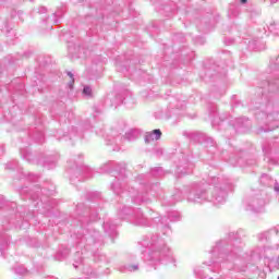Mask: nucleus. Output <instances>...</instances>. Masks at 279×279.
<instances>
[{
	"instance_id": "52",
	"label": "nucleus",
	"mask_w": 279,
	"mask_h": 279,
	"mask_svg": "<svg viewBox=\"0 0 279 279\" xmlns=\"http://www.w3.org/2000/svg\"><path fill=\"white\" fill-rule=\"evenodd\" d=\"M96 134H101V131L100 132L96 131Z\"/></svg>"
},
{
	"instance_id": "47",
	"label": "nucleus",
	"mask_w": 279,
	"mask_h": 279,
	"mask_svg": "<svg viewBox=\"0 0 279 279\" xmlns=\"http://www.w3.org/2000/svg\"><path fill=\"white\" fill-rule=\"evenodd\" d=\"M53 23H54V25H58V23H59L58 19H54Z\"/></svg>"
},
{
	"instance_id": "62",
	"label": "nucleus",
	"mask_w": 279,
	"mask_h": 279,
	"mask_svg": "<svg viewBox=\"0 0 279 279\" xmlns=\"http://www.w3.org/2000/svg\"><path fill=\"white\" fill-rule=\"evenodd\" d=\"M277 279H279V276L277 277Z\"/></svg>"
},
{
	"instance_id": "58",
	"label": "nucleus",
	"mask_w": 279,
	"mask_h": 279,
	"mask_svg": "<svg viewBox=\"0 0 279 279\" xmlns=\"http://www.w3.org/2000/svg\"><path fill=\"white\" fill-rule=\"evenodd\" d=\"M69 51H71V47H69Z\"/></svg>"
},
{
	"instance_id": "31",
	"label": "nucleus",
	"mask_w": 279,
	"mask_h": 279,
	"mask_svg": "<svg viewBox=\"0 0 279 279\" xmlns=\"http://www.w3.org/2000/svg\"><path fill=\"white\" fill-rule=\"evenodd\" d=\"M7 169H19V161L13 160V161L7 163Z\"/></svg>"
},
{
	"instance_id": "35",
	"label": "nucleus",
	"mask_w": 279,
	"mask_h": 279,
	"mask_svg": "<svg viewBox=\"0 0 279 279\" xmlns=\"http://www.w3.org/2000/svg\"><path fill=\"white\" fill-rule=\"evenodd\" d=\"M276 23H271L268 27L269 32H271L272 34H278V32H276Z\"/></svg>"
},
{
	"instance_id": "45",
	"label": "nucleus",
	"mask_w": 279,
	"mask_h": 279,
	"mask_svg": "<svg viewBox=\"0 0 279 279\" xmlns=\"http://www.w3.org/2000/svg\"><path fill=\"white\" fill-rule=\"evenodd\" d=\"M174 197H175L177 202H180V199H181L180 195H174Z\"/></svg>"
},
{
	"instance_id": "48",
	"label": "nucleus",
	"mask_w": 279,
	"mask_h": 279,
	"mask_svg": "<svg viewBox=\"0 0 279 279\" xmlns=\"http://www.w3.org/2000/svg\"><path fill=\"white\" fill-rule=\"evenodd\" d=\"M70 180H71V182H75V178L74 177H71Z\"/></svg>"
},
{
	"instance_id": "57",
	"label": "nucleus",
	"mask_w": 279,
	"mask_h": 279,
	"mask_svg": "<svg viewBox=\"0 0 279 279\" xmlns=\"http://www.w3.org/2000/svg\"><path fill=\"white\" fill-rule=\"evenodd\" d=\"M229 267V269H232V266H228Z\"/></svg>"
},
{
	"instance_id": "13",
	"label": "nucleus",
	"mask_w": 279,
	"mask_h": 279,
	"mask_svg": "<svg viewBox=\"0 0 279 279\" xmlns=\"http://www.w3.org/2000/svg\"><path fill=\"white\" fill-rule=\"evenodd\" d=\"M260 184H263L264 186H268L269 189L274 187V191L276 193H279V184L278 181L271 179V177H269V174H263L259 179Z\"/></svg>"
},
{
	"instance_id": "24",
	"label": "nucleus",
	"mask_w": 279,
	"mask_h": 279,
	"mask_svg": "<svg viewBox=\"0 0 279 279\" xmlns=\"http://www.w3.org/2000/svg\"><path fill=\"white\" fill-rule=\"evenodd\" d=\"M150 175H153V178H162V175H165V171L162 168H154L150 170Z\"/></svg>"
},
{
	"instance_id": "11",
	"label": "nucleus",
	"mask_w": 279,
	"mask_h": 279,
	"mask_svg": "<svg viewBox=\"0 0 279 279\" xmlns=\"http://www.w3.org/2000/svg\"><path fill=\"white\" fill-rule=\"evenodd\" d=\"M147 189H149V185H146L144 189L132 195L133 204H149V202H151Z\"/></svg>"
},
{
	"instance_id": "22",
	"label": "nucleus",
	"mask_w": 279,
	"mask_h": 279,
	"mask_svg": "<svg viewBox=\"0 0 279 279\" xmlns=\"http://www.w3.org/2000/svg\"><path fill=\"white\" fill-rule=\"evenodd\" d=\"M111 190L116 195H119L121 191H123V187L121 186V181L116 180L113 183H111Z\"/></svg>"
},
{
	"instance_id": "43",
	"label": "nucleus",
	"mask_w": 279,
	"mask_h": 279,
	"mask_svg": "<svg viewBox=\"0 0 279 279\" xmlns=\"http://www.w3.org/2000/svg\"><path fill=\"white\" fill-rule=\"evenodd\" d=\"M219 121H220V122L226 121V117H223V116H219Z\"/></svg>"
},
{
	"instance_id": "4",
	"label": "nucleus",
	"mask_w": 279,
	"mask_h": 279,
	"mask_svg": "<svg viewBox=\"0 0 279 279\" xmlns=\"http://www.w3.org/2000/svg\"><path fill=\"white\" fill-rule=\"evenodd\" d=\"M97 214H90L89 217L84 216L80 219L85 233L83 235H78L77 239L81 241L80 245H85V250H89L95 245V243H99V241H101V234L99 231H96L93 227L87 228V226H90V221H97Z\"/></svg>"
},
{
	"instance_id": "10",
	"label": "nucleus",
	"mask_w": 279,
	"mask_h": 279,
	"mask_svg": "<svg viewBox=\"0 0 279 279\" xmlns=\"http://www.w3.org/2000/svg\"><path fill=\"white\" fill-rule=\"evenodd\" d=\"M114 171L116 173H124L125 163H117L114 161H109L100 167V173H112Z\"/></svg>"
},
{
	"instance_id": "51",
	"label": "nucleus",
	"mask_w": 279,
	"mask_h": 279,
	"mask_svg": "<svg viewBox=\"0 0 279 279\" xmlns=\"http://www.w3.org/2000/svg\"><path fill=\"white\" fill-rule=\"evenodd\" d=\"M173 204H175V202H171V203H169V206H173Z\"/></svg>"
},
{
	"instance_id": "49",
	"label": "nucleus",
	"mask_w": 279,
	"mask_h": 279,
	"mask_svg": "<svg viewBox=\"0 0 279 279\" xmlns=\"http://www.w3.org/2000/svg\"><path fill=\"white\" fill-rule=\"evenodd\" d=\"M41 137L38 140V143H43V135H40Z\"/></svg>"
},
{
	"instance_id": "21",
	"label": "nucleus",
	"mask_w": 279,
	"mask_h": 279,
	"mask_svg": "<svg viewBox=\"0 0 279 279\" xmlns=\"http://www.w3.org/2000/svg\"><path fill=\"white\" fill-rule=\"evenodd\" d=\"M58 163V157H48L46 161H44V167L46 169H56V165Z\"/></svg>"
},
{
	"instance_id": "29",
	"label": "nucleus",
	"mask_w": 279,
	"mask_h": 279,
	"mask_svg": "<svg viewBox=\"0 0 279 279\" xmlns=\"http://www.w3.org/2000/svg\"><path fill=\"white\" fill-rule=\"evenodd\" d=\"M15 274L23 276L24 274H27V268H25V266H17L15 268Z\"/></svg>"
},
{
	"instance_id": "1",
	"label": "nucleus",
	"mask_w": 279,
	"mask_h": 279,
	"mask_svg": "<svg viewBox=\"0 0 279 279\" xmlns=\"http://www.w3.org/2000/svg\"><path fill=\"white\" fill-rule=\"evenodd\" d=\"M232 189L234 185L225 175L211 177L208 183L194 182L190 185L187 202L191 204L213 202L215 206H219V204H226L228 191H232Z\"/></svg>"
},
{
	"instance_id": "54",
	"label": "nucleus",
	"mask_w": 279,
	"mask_h": 279,
	"mask_svg": "<svg viewBox=\"0 0 279 279\" xmlns=\"http://www.w3.org/2000/svg\"><path fill=\"white\" fill-rule=\"evenodd\" d=\"M53 16H58V13H53Z\"/></svg>"
},
{
	"instance_id": "18",
	"label": "nucleus",
	"mask_w": 279,
	"mask_h": 279,
	"mask_svg": "<svg viewBox=\"0 0 279 279\" xmlns=\"http://www.w3.org/2000/svg\"><path fill=\"white\" fill-rule=\"evenodd\" d=\"M233 128L236 130V132H239L241 128L247 129L250 128V120L245 117L236 118L235 123H233Z\"/></svg>"
},
{
	"instance_id": "39",
	"label": "nucleus",
	"mask_w": 279,
	"mask_h": 279,
	"mask_svg": "<svg viewBox=\"0 0 279 279\" xmlns=\"http://www.w3.org/2000/svg\"><path fill=\"white\" fill-rule=\"evenodd\" d=\"M118 98L120 99V104H124L125 102V98H123V96H118Z\"/></svg>"
},
{
	"instance_id": "36",
	"label": "nucleus",
	"mask_w": 279,
	"mask_h": 279,
	"mask_svg": "<svg viewBox=\"0 0 279 279\" xmlns=\"http://www.w3.org/2000/svg\"><path fill=\"white\" fill-rule=\"evenodd\" d=\"M21 151V155L23 156V158L25 160H28V162L32 160L29 157L32 156L29 153H23V149L20 150Z\"/></svg>"
},
{
	"instance_id": "26",
	"label": "nucleus",
	"mask_w": 279,
	"mask_h": 279,
	"mask_svg": "<svg viewBox=\"0 0 279 279\" xmlns=\"http://www.w3.org/2000/svg\"><path fill=\"white\" fill-rule=\"evenodd\" d=\"M83 95L84 97H87L88 99H90V97H93V87L85 85L83 87Z\"/></svg>"
},
{
	"instance_id": "9",
	"label": "nucleus",
	"mask_w": 279,
	"mask_h": 279,
	"mask_svg": "<svg viewBox=\"0 0 279 279\" xmlns=\"http://www.w3.org/2000/svg\"><path fill=\"white\" fill-rule=\"evenodd\" d=\"M184 108H186V99L184 96L177 95L169 97L168 110L170 112V117L178 114L177 110H184Z\"/></svg>"
},
{
	"instance_id": "15",
	"label": "nucleus",
	"mask_w": 279,
	"mask_h": 279,
	"mask_svg": "<svg viewBox=\"0 0 279 279\" xmlns=\"http://www.w3.org/2000/svg\"><path fill=\"white\" fill-rule=\"evenodd\" d=\"M160 136H162V131H160L159 129H155L153 132L146 133L144 141L148 144L153 141H160Z\"/></svg>"
},
{
	"instance_id": "7",
	"label": "nucleus",
	"mask_w": 279,
	"mask_h": 279,
	"mask_svg": "<svg viewBox=\"0 0 279 279\" xmlns=\"http://www.w3.org/2000/svg\"><path fill=\"white\" fill-rule=\"evenodd\" d=\"M73 267L74 269H81L82 274L87 279H95L99 277V274L90 267V259L84 257V251L75 253Z\"/></svg>"
},
{
	"instance_id": "5",
	"label": "nucleus",
	"mask_w": 279,
	"mask_h": 279,
	"mask_svg": "<svg viewBox=\"0 0 279 279\" xmlns=\"http://www.w3.org/2000/svg\"><path fill=\"white\" fill-rule=\"evenodd\" d=\"M118 216L120 219H128L133 223V226H142V227H148L151 226V222H149V219L143 215V211L137 209H132L130 207H123Z\"/></svg>"
},
{
	"instance_id": "46",
	"label": "nucleus",
	"mask_w": 279,
	"mask_h": 279,
	"mask_svg": "<svg viewBox=\"0 0 279 279\" xmlns=\"http://www.w3.org/2000/svg\"><path fill=\"white\" fill-rule=\"evenodd\" d=\"M269 149L270 151H276V146H271Z\"/></svg>"
},
{
	"instance_id": "30",
	"label": "nucleus",
	"mask_w": 279,
	"mask_h": 279,
	"mask_svg": "<svg viewBox=\"0 0 279 279\" xmlns=\"http://www.w3.org/2000/svg\"><path fill=\"white\" fill-rule=\"evenodd\" d=\"M66 75L70 77V82L68 83V86L69 88H73V84H75L73 72H66Z\"/></svg>"
},
{
	"instance_id": "28",
	"label": "nucleus",
	"mask_w": 279,
	"mask_h": 279,
	"mask_svg": "<svg viewBox=\"0 0 279 279\" xmlns=\"http://www.w3.org/2000/svg\"><path fill=\"white\" fill-rule=\"evenodd\" d=\"M268 87L269 90H278L279 89V80L277 78L275 82L274 81H269L268 82Z\"/></svg>"
},
{
	"instance_id": "19",
	"label": "nucleus",
	"mask_w": 279,
	"mask_h": 279,
	"mask_svg": "<svg viewBox=\"0 0 279 279\" xmlns=\"http://www.w3.org/2000/svg\"><path fill=\"white\" fill-rule=\"evenodd\" d=\"M75 173L83 175V178L86 180H88V178H93V169L88 168L87 166H82L81 168L76 166Z\"/></svg>"
},
{
	"instance_id": "34",
	"label": "nucleus",
	"mask_w": 279,
	"mask_h": 279,
	"mask_svg": "<svg viewBox=\"0 0 279 279\" xmlns=\"http://www.w3.org/2000/svg\"><path fill=\"white\" fill-rule=\"evenodd\" d=\"M268 267H269L270 271H271V269H274V267H276L277 269H279V263H278V260L271 259V260L269 262V264H268Z\"/></svg>"
},
{
	"instance_id": "3",
	"label": "nucleus",
	"mask_w": 279,
	"mask_h": 279,
	"mask_svg": "<svg viewBox=\"0 0 279 279\" xmlns=\"http://www.w3.org/2000/svg\"><path fill=\"white\" fill-rule=\"evenodd\" d=\"M142 246L146 247L147 251L143 252L144 260L151 267H159V265H169V263H175L173 252L171 247L167 245L165 239L158 234H153L142 241Z\"/></svg>"
},
{
	"instance_id": "2",
	"label": "nucleus",
	"mask_w": 279,
	"mask_h": 279,
	"mask_svg": "<svg viewBox=\"0 0 279 279\" xmlns=\"http://www.w3.org/2000/svg\"><path fill=\"white\" fill-rule=\"evenodd\" d=\"M241 252H243V242L239 239V234L235 232L229 233V240H221L216 243L211 250L213 260L209 263H204L207 265V268L202 270V268H195L194 274L197 275L199 279H213V277L206 276L207 271H213L214 269L219 268V264L228 260L229 263H234L236 271H245V267L239 268L241 265Z\"/></svg>"
},
{
	"instance_id": "53",
	"label": "nucleus",
	"mask_w": 279,
	"mask_h": 279,
	"mask_svg": "<svg viewBox=\"0 0 279 279\" xmlns=\"http://www.w3.org/2000/svg\"><path fill=\"white\" fill-rule=\"evenodd\" d=\"M265 154H267V148H264Z\"/></svg>"
},
{
	"instance_id": "42",
	"label": "nucleus",
	"mask_w": 279,
	"mask_h": 279,
	"mask_svg": "<svg viewBox=\"0 0 279 279\" xmlns=\"http://www.w3.org/2000/svg\"><path fill=\"white\" fill-rule=\"evenodd\" d=\"M4 29H5L7 34L10 33V27L8 26V24H5Z\"/></svg>"
},
{
	"instance_id": "44",
	"label": "nucleus",
	"mask_w": 279,
	"mask_h": 279,
	"mask_svg": "<svg viewBox=\"0 0 279 279\" xmlns=\"http://www.w3.org/2000/svg\"><path fill=\"white\" fill-rule=\"evenodd\" d=\"M157 156H162V149H157Z\"/></svg>"
},
{
	"instance_id": "38",
	"label": "nucleus",
	"mask_w": 279,
	"mask_h": 279,
	"mask_svg": "<svg viewBox=\"0 0 279 279\" xmlns=\"http://www.w3.org/2000/svg\"><path fill=\"white\" fill-rule=\"evenodd\" d=\"M246 165H247L248 167H252V165H256V160H254V159L248 160V161H246Z\"/></svg>"
},
{
	"instance_id": "41",
	"label": "nucleus",
	"mask_w": 279,
	"mask_h": 279,
	"mask_svg": "<svg viewBox=\"0 0 279 279\" xmlns=\"http://www.w3.org/2000/svg\"><path fill=\"white\" fill-rule=\"evenodd\" d=\"M163 10H165L166 12H173V9H169V7H165Z\"/></svg>"
},
{
	"instance_id": "33",
	"label": "nucleus",
	"mask_w": 279,
	"mask_h": 279,
	"mask_svg": "<svg viewBox=\"0 0 279 279\" xmlns=\"http://www.w3.org/2000/svg\"><path fill=\"white\" fill-rule=\"evenodd\" d=\"M248 49H251V51H257L258 45L256 44V40L248 41Z\"/></svg>"
},
{
	"instance_id": "14",
	"label": "nucleus",
	"mask_w": 279,
	"mask_h": 279,
	"mask_svg": "<svg viewBox=\"0 0 279 279\" xmlns=\"http://www.w3.org/2000/svg\"><path fill=\"white\" fill-rule=\"evenodd\" d=\"M259 241H269L271 239H279V227L270 229L268 232L262 233L258 236Z\"/></svg>"
},
{
	"instance_id": "59",
	"label": "nucleus",
	"mask_w": 279,
	"mask_h": 279,
	"mask_svg": "<svg viewBox=\"0 0 279 279\" xmlns=\"http://www.w3.org/2000/svg\"><path fill=\"white\" fill-rule=\"evenodd\" d=\"M114 143H117V138L114 140Z\"/></svg>"
},
{
	"instance_id": "50",
	"label": "nucleus",
	"mask_w": 279,
	"mask_h": 279,
	"mask_svg": "<svg viewBox=\"0 0 279 279\" xmlns=\"http://www.w3.org/2000/svg\"><path fill=\"white\" fill-rule=\"evenodd\" d=\"M241 3H247V0H240Z\"/></svg>"
},
{
	"instance_id": "32",
	"label": "nucleus",
	"mask_w": 279,
	"mask_h": 279,
	"mask_svg": "<svg viewBox=\"0 0 279 279\" xmlns=\"http://www.w3.org/2000/svg\"><path fill=\"white\" fill-rule=\"evenodd\" d=\"M125 271H138V264L125 266Z\"/></svg>"
},
{
	"instance_id": "40",
	"label": "nucleus",
	"mask_w": 279,
	"mask_h": 279,
	"mask_svg": "<svg viewBox=\"0 0 279 279\" xmlns=\"http://www.w3.org/2000/svg\"><path fill=\"white\" fill-rule=\"evenodd\" d=\"M213 123L216 124V125H219V123H220V122H219V119L214 118Z\"/></svg>"
},
{
	"instance_id": "61",
	"label": "nucleus",
	"mask_w": 279,
	"mask_h": 279,
	"mask_svg": "<svg viewBox=\"0 0 279 279\" xmlns=\"http://www.w3.org/2000/svg\"><path fill=\"white\" fill-rule=\"evenodd\" d=\"M151 2H154V0H150Z\"/></svg>"
},
{
	"instance_id": "37",
	"label": "nucleus",
	"mask_w": 279,
	"mask_h": 279,
	"mask_svg": "<svg viewBox=\"0 0 279 279\" xmlns=\"http://www.w3.org/2000/svg\"><path fill=\"white\" fill-rule=\"evenodd\" d=\"M47 12V8H45V7H40L39 9H38V13L39 14H45Z\"/></svg>"
},
{
	"instance_id": "20",
	"label": "nucleus",
	"mask_w": 279,
	"mask_h": 279,
	"mask_svg": "<svg viewBox=\"0 0 279 279\" xmlns=\"http://www.w3.org/2000/svg\"><path fill=\"white\" fill-rule=\"evenodd\" d=\"M141 136V130L138 129H131L124 135V141H136Z\"/></svg>"
},
{
	"instance_id": "16",
	"label": "nucleus",
	"mask_w": 279,
	"mask_h": 279,
	"mask_svg": "<svg viewBox=\"0 0 279 279\" xmlns=\"http://www.w3.org/2000/svg\"><path fill=\"white\" fill-rule=\"evenodd\" d=\"M102 228L105 233L108 234L111 239L117 236V225L112 223V221L104 222Z\"/></svg>"
},
{
	"instance_id": "6",
	"label": "nucleus",
	"mask_w": 279,
	"mask_h": 279,
	"mask_svg": "<svg viewBox=\"0 0 279 279\" xmlns=\"http://www.w3.org/2000/svg\"><path fill=\"white\" fill-rule=\"evenodd\" d=\"M266 205L267 199L265 198V193L262 191L252 192L244 201L245 210H250L251 213H263Z\"/></svg>"
},
{
	"instance_id": "23",
	"label": "nucleus",
	"mask_w": 279,
	"mask_h": 279,
	"mask_svg": "<svg viewBox=\"0 0 279 279\" xmlns=\"http://www.w3.org/2000/svg\"><path fill=\"white\" fill-rule=\"evenodd\" d=\"M229 162L230 165H233V167H245V161L241 157H239L236 160L234 158H230Z\"/></svg>"
},
{
	"instance_id": "12",
	"label": "nucleus",
	"mask_w": 279,
	"mask_h": 279,
	"mask_svg": "<svg viewBox=\"0 0 279 279\" xmlns=\"http://www.w3.org/2000/svg\"><path fill=\"white\" fill-rule=\"evenodd\" d=\"M266 125L264 132H271V130H277L279 128V113L274 111L266 116Z\"/></svg>"
},
{
	"instance_id": "25",
	"label": "nucleus",
	"mask_w": 279,
	"mask_h": 279,
	"mask_svg": "<svg viewBox=\"0 0 279 279\" xmlns=\"http://www.w3.org/2000/svg\"><path fill=\"white\" fill-rule=\"evenodd\" d=\"M94 260H97V263H108V257H106L105 254L96 253L94 255Z\"/></svg>"
},
{
	"instance_id": "55",
	"label": "nucleus",
	"mask_w": 279,
	"mask_h": 279,
	"mask_svg": "<svg viewBox=\"0 0 279 279\" xmlns=\"http://www.w3.org/2000/svg\"><path fill=\"white\" fill-rule=\"evenodd\" d=\"M186 173H191V172H183L184 175H186Z\"/></svg>"
},
{
	"instance_id": "60",
	"label": "nucleus",
	"mask_w": 279,
	"mask_h": 279,
	"mask_svg": "<svg viewBox=\"0 0 279 279\" xmlns=\"http://www.w3.org/2000/svg\"><path fill=\"white\" fill-rule=\"evenodd\" d=\"M151 191H154V186L151 187Z\"/></svg>"
},
{
	"instance_id": "17",
	"label": "nucleus",
	"mask_w": 279,
	"mask_h": 279,
	"mask_svg": "<svg viewBox=\"0 0 279 279\" xmlns=\"http://www.w3.org/2000/svg\"><path fill=\"white\" fill-rule=\"evenodd\" d=\"M267 72L272 73L274 75H278V73H279V56L272 57L270 59Z\"/></svg>"
},
{
	"instance_id": "27",
	"label": "nucleus",
	"mask_w": 279,
	"mask_h": 279,
	"mask_svg": "<svg viewBox=\"0 0 279 279\" xmlns=\"http://www.w3.org/2000/svg\"><path fill=\"white\" fill-rule=\"evenodd\" d=\"M206 147H211V149H209L210 154H215V149H217L215 141H213L210 137L206 140Z\"/></svg>"
},
{
	"instance_id": "56",
	"label": "nucleus",
	"mask_w": 279,
	"mask_h": 279,
	"mask_svg": "<svg viewBox=\"0 0 279 279\" xmlns=\"http://www.w3.org/2000/svg\"><path fill=\"white\" fill-rule=\"evenodd\" d=\"M118 70H119V71H123V69H119V68H118Z\"/></svg>"
},
{
	"instance_id": "8",
	"label": "nucleus",
	"mask_w": 279,
	"mask_h": 279,
	"mask_svg": "<svg viewBox=\"0 0 279 279\" xmlns=\"http://www.w3.org/2000/svg\"><path fill=\"white\" fill-rule=\"evenodd\" d=\"M168 218L172 222L181 221L182 214H180V211H170L168 213ZM168 218L167 217L155 218V222H158V228H160L163 234H167V235L171 234V227L169 226Z\"/></svg>"
}]
</instances>
